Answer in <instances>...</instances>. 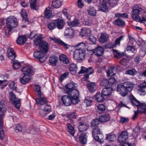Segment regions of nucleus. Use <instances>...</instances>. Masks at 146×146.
Here are the masks:
<instances>
[{"label": "nucleus", "instance_id": "nucleus-1", "mask_svg": "<svg viewBox=\"0 0 146 146\" xmlns=\"http://www.w3.org/2000/svg\"><path fill=\"white\" fill-rule=\"evenodd\" d=\"M100 121L98 119L93 120L91 122V127L93 129L92 135L94 139L101 143H103L104 136L101 132V130L98 128Z\"/></svg>", "mask_w": 146, "mask_h": 146}, {"label": "nucleus", "instance_id": "nucleus-2", "mask_svg": "<svg viewBox=\"0 0 146 146\" xmlns=\"http://www.w3.org/2000/svg\"><path fill=\"white\" fill-rule=\"evenodd\" d=\"M143 9L140 5H135L133 7L131 13V17L132 19L134 21L140 23H143V21H146V16L142 17L141 19L139 15Z\"/></svg>", "mask_w": 146, "mask_h": 146}, {"label": "nucleus", "instance_id": "nucleus-3", "mask_svg": "<svg viewBox=\"0 0 146 146\" xmlns=\"http://www.w3.org/2000/svg\"><path fill=\"white\" fill-rule=\"evenodd\" d=\"M6 20L7 27L4 28L3 32L5 33V36H7L12 29L15 28L17 25L18 23L17 19L13 16H9Z\"/></svg>", "mask_w": 146, "mask_h": 146}, {"label": "nucleus", "instance_id": "nucleus-4", "mask_svg": "<svg viewBox=\"0 0 146 146\" xmlns=\"http://www.w3.org/2000/svg\"><path fill=\"white\" fill-rule=\"evenodd\" d=\"M69 96L64 95L62 98L63 104L65 105L68 106L70 105L71 104L73 105L76 104L80 102L78 96H72V94H68Z\"/></svg>", "mask_w": 146, "mask_h": 146}, {"label": "nucleus", "instance_id": "nucleus-5", "mask_svg": "<svg viewBox=\"0 0 146 146\" xmlns=\"http://www.w3.org/2000/svg\"><path fill=\"white\" fill-rule=\"evenodd\" d=\"M77 86V84L73 82L67 84L65 86L66 89V93L68 94H72L73 96L74 95L79 96V92L76 88Z\"/></svg>", "mask_w": 146, "mask_h": 146}, {"label": "nucleus", "instance_id": "nucleus-6", "mask_svg": "<svg viewBox=\"0 0 146 146\" xmlns=\"http://www.w3.org/2000/svg\"><path fill=\"white\" fill-rule=\"evenodd\" d=\"M85 49L80 47L79 49H76L74 52L73 58L75 59L81 60L85 58Z\"/></svg>", "mask_w": 146, "mask_h": 146}, {"label": "nucleus", "instance_id": "nucleus-7", "mask_svg": "<svg viewBox=\"0 0 146 146\" xmlns=\"http://www.w3.org/2000/svg\"><path fill=\"white\" fill-rule=\"evenodd\" d=\"M9 100L10 102L13 104L16 108L18 109L20 108L21 105L20 100L16 98L15 94L12 92L10 93Z\"/></svg>", "mask_w": 146, "mask_h": 146}, {"label": "nucleus", "instance_id": "nucleus-8", "mask_svg": "<svg viewBox=\"0 0 146 146\" xmlns=\"http://www.w3.org/2000/svg\"><path fill=\"white\" fill-rule=\"evenodd\" d=\"M40 51H35L33 54V55L35 58L39 60L40 62L42 63L44 62L47 59L46 56L44 52Z\"/></svg>", "mask_w": 146, "mask_h": 146}, {"label": "nucleus", "instance_id": "nucleus-9", "mask_svg": "<svg viewBox=\"0 0 146 146\" xmlns=\"http://www.w3.org/2000/svg\"><path fill=\"white\" fill-rule=\"evenodd\" d=\"M78 128L80 132L86 130L88 128V125L82 120L81 118H78L77 121Z\"/></svg>", "mask_w": 146, "mask_h": 146}, {"label": "nucleus", "instance_id": "nucleus-10", "mask_svg": "<svg viewBox=\"0 0 146 146\" xmlns=\"http://www.w3.org/2000/svg\"><path fill=\"white\" fill-rule=\"evenodd\" d=\"M6 105L5 101L1 100L0 102V121H2L4 116V113L6 111Z\"/></svg>", "mask_w": 146, "mask_h": 146}, {"label": "nucleus", "instance_id": "nucleus-11", "mask_svg": "<svg viewBox=\"0 0 146 146\" xmlns=\"http://www.w3.org/2000/svg\"><path fill=\"white\" fill-rule=\"evenodd\" d=\"M21 70L24 75L26 76L31 77V76L34 74V71L32 68L29 66H23Z\"/></svg>", "mask_w": 146, "mask_h": 146}, {"label": "nucleus", "instance_id": "nucleus-12", "mask_svg": "<svg viewBox=\"0 0 146 146\" xmlns=\"http://www.w3.org/2000/svg\"><path fill=\"white\" fill-rule=\"evenodd\" d=\"M128 136L127 131H121L118 137V142L120 143H124L128 138Z\"/></svg>", "mask_w": 146, "mask_h": 146}, {"label": "nucleus", "instance_id": "nucleus-13", "mask_svg": "<svg viewBox=\"0 0 146 146\" xmlns=\"http://www.w3.org/2000/svg\"><path fill=\"white\" fill-rule=\"evenodd\" d=\"M117 91L119 94L123 96H125L128 91L124 87L122 84H118L117 87Z\"/></svg>", "mask_w": 146, "mask_h": 146}, {"label": "nucleus", "instance_id": "nucleus-14", "mask_svg": "<svg viewBox=\"0 0 146 146\" xmlns=\"http://www.w3.org/2000/svg\"><path fill=\"white\" fill-rule=\"evenodd\" d=\"M48 43L46 41L42 40L40 42L39 48L42 52L46 53L48 51Z\"/></svg>", "mask_w": 146, "mask_h": 146}, {"label": "nucleus", "instance_id": "nucleus-15", "mask_svg": "<svg viewBox=\"0 0 146 146\" xmlns=\"http://www.w3.org/2000/svg\"><path fill=\"white\" fill-rule=\"evenodd\" d=\"M131 103L133 106L135 105L137 106L138 110L139 109H142V110H143L145 104V103H141L139 101L137 100L135 98H133L131 101Z\"/></svg>", "mask_w": 146, "mask_h": 146}, {"label": "nucleus", "instance_id": "nucleus-16", "mask_svg": "<svg viewBox=\"0 0 146 146\" xmlns=\"http://www.w3.org/2000/svg\"><path fill=\"white\" fill-rule=\"evenodd\" d=\"M94 69L92 67H89L88 68H86L83 66L82 67V69L80 71L78 72L79 74H83L84 73L90 75L94 73Z\"/></svg>", "mask_w": 146, "mask_h": 146}, {"label": "nucleus", "instance_id": "nucleus-17", "mask_svg": "<svg viewBox=\"0 0 146 146\" xmlns=\"http://www.w3.org/2000/svg\"><path fill=\"white\" fill-rule=\"evenodd\" d=\"M98 10L100 11L107 13L108 12V7L107 5L106 1H103L101 4L98 7Z\"/></svg>", "mask_w": 146, "mask_h": 146}, {"label": "nucleus", "instance_id": "nucleus-18", "mask_svg": "<svg viewBox=\"0 0 146 146\" xmlns=\"http://www.w3.org/2000/svg\"><path fill=\"white\" fill-rule=\"evenodd\" d=\"M138 91L140 92L141 95H144L146 93V82H144L140 84L138 86Z\"/></svg>", "mask_w": 146, "mask_h": 146}, {"label": "nucleus", "instance_id": "nucleus-19", "mask_svg": "<svg viewBox=\"0 0 146 146\" xmlns=\"http://www.w3.org/2000/svg\"><path fill=\"white\" fill-rule=\"evenodd\" d=\"M88 90L90 93H92L96 91L97 86L94 82H90L87 84Z\"/></svg>", "mask_w": 146, "mask_h": 146}, {"label": "nucleus", "instance_id": "nucleus-20", "mask_svg": "<svg viewBox=\"0 0 146 146\" xmlns=\"http://www.w3.org/2000/svg\"><path fill=\"white\" fill-rule=\"evenodd\" d=\"M74 31L72 28H69L66 29L64 32V36L67 38H72L74 36Z\"/></svg>", "mask_w": 146, "mask_h": 146}, {"label": "nucleus", "instance_id": "nucleus-21", "mask_svg": "<svg viewBox=\"0 0 146 146\" xmlns=\"http://www.w3.org/2000/svg\"><path fill=\"white\" fill-rule=\"evenodd\" d=\"M93 52L97 56H102L103 54L104 49L102 47L98 46L95 49L93 50Z\"/></svg>", "mask_w": 146, "mask_h": 146}, {"label": "nucleus", "instance_id": "nucleus-22", "mask_svg": "<svg viewBox=\"0 0 146 146\" xmlns=\"http://www.w3.org/2000/svg\"><path fill=\"white\" fill-rule=\"evenodd\" d=\"M7 52L9 59L13 60L16 57V53L13 48H9L7 50Z\"/></svg>", "mask_w": 146, "mask_h": 146}, {"label": "nucleus", "instance_id": "nucleus-23", "mask_svg": "<svg viewBox=\"0 0 146 146\" xmlns=\"http://www.w3.org/2000/svg\"><path fill=\"white\" fill-rule=\"evenodd\" d=\"M56 27L59 29H62L65 25V23L62 19H58L55 20Z\"/></svg>", "mask_w": 146, "mask_h": 146}, {"label": "nucleus", "instance_id": "nucleus-24", "mask_svg": "<svg viewBox=\"0 0 146 146\" xmlns=\"http://www.w3.org/2000/svg\"><path fill=\"white\" fill-rule=\"evenodd\" d=\"M31 79V77L24 75L20 78V82L22 84L24 85L29 82Z\"/></svg>", "mask_w": 146, "mask_h": 146}, {"label": "nucleus", "instance_id": "nucleus-25", "mask_svg": "<svg viewBox=\"0 0 146 146\" xmlns=\"http://www.w3.org/2000/svg\"><path fill=\"white\" fill-rule=\"evenodd\" d=\"M112 90L113 89L110 87H106L102 90V94L106 97L111 94Z\"/></svg>", "mask_w": 146, "mask_h": 146}, {"label": "nucleus", "instance_id": "nucleus-26", "mask_svg": "<svg viewBox=\"0 0 146 146\" xmlns=\"http://www.w3.org/2000/svg\"><path fill=\"white\" fill-rule=\"evenodd\" d=\"M27 41V37L25 36H19L16 40L17 43L19 45H23Z\"/></svg>", "mask_w": 146, "mask_h": 146}, {"label": "nucleus", "instance_id": "nucleus-27", "mask_svg": "<svg viewBox=\"0 0 146 146\" xmlns=\"http://www.w3.org/2000/svg\"><path fill=\"white\" fill-rule=\"evenodd\" d=\"M113 23L119 27H123L125 25V22L121 19L118 18L115 20Z\"/></svg>", "mask_w": 146, "mask_h": 146}, {"label": "nucleus", "instance_id": "nucleus-28", "mask_svg": "<svg viewBox=\"0 0 146 146\" xmlns=\"http://www.w3.org/2000/svg\"><path fill=\"white\" fill-rule=\"evenodd\" d=\"M124 87L127 88V90L129 92L131 91L133 88L134 84L132 82L129 81H126L122 83Z\"/></svg>", "mask_w": 146, "mask_h": 146}, {"label": "nucleus", "instance_id": "nucleus-29", "mask_svg": "<svg viewBox=\"0 0 146 146\" xmlns=\"http://www.w3.org/2000/svg\"><path fill=\"white\" fill-rule=\"evenodd\" d=\"M40 97L35 99V101L36 103L38 105H43L45 104H46L47 103V101L46 99L44 97Z\"/></svg>", "mask_w": 146, "mask_h": 146}, {"label": "nucleus", "instance_id": "nucleus-30", "mask_svg": "<svg viewBox=\"0 0 146 146\" xmlns=\"http://www.w3.org/2000/svg\"><path fill=\"white\" fill-rule=\"evenodd\" d=\"M109 38V35L107 34L106 33H102L99 38V41L100 42L105 43L107 42Z\"/></svg>", "mask_w": 146, "mask_h": 146}, {"label": "nucleus", "instance_id": "nucleus-31", "mask_svg": "<svg viewBox=\"0 0 146 146\" xmlns=\"http://www.w3.org/2000/svg\"><path fill=\"white\" fill-rule=\"evenodd\" d=\"M87 135L85 133H82L79 137L80 142L82 144H85L87 141Z\"/></svg>", "mask_w": 146, "mask_h": 146}, {"label": "nucleus", "instance_id": "nucleus-32", "mask_svg": "<svg viewBox=\"0 0 146 146\" xmlns=\"http://www.w3.org/2000/svg\"><path fill=\"white\" fill-rule=\"evenodd\" d=\"M68 24L70 27H74L79 26L80 23L79 20L76 18L72 21L68 22Z\"/></svg>", "mask_w": 146, "mask_h": 146}, {"label": "nucleus", "instance_id": "nucleus-33", "mask_svg": "<svg viewBox=\"0 0 146 146\" xmlns=\"http://www.w3.org/2000/svg\"><path fill=\"white\" fill-rule=\"evenodd\" d=\"M59 60L64 64H68L70 62V60L67 56L63 54L59 56Z\"/></svg>", "mask_w": 146, "mask_h": 146}, {"label": "nucleus", "instance_id": "nucleus-34", "mask_svg": "<svg viewBox=\"0 0 146 146\" xmlns=\"http://www.w3.org/2000/svg\"><path fill=\"white\" fill-rule=\"evenodd\" d=\"M3 119H2V121H0V139L3 140L5 137V134L4 132V126L3 125Z\"/></svg>", "mask_w": 146, "mask_h": 146}, {"label": "nucleus", "instance_id": "nucleus-35", "mask_svg": "<svg viewBox=\"0 0 146 146\" xmlns=\"http://www.w3.org/2000/svg\"><path fill=\"white\" fill-rule=\"evenodd\" d=\"M77 68L76 64L74 63H72L70 64L69 69L72 74H75L76 73Z\"/></svg>", "mask_w": 146, "mask_h": 146}, {"label": "nucleus", "instance_id": "nucleus-36", "mask_svg": "<svg viewBox=\"0 0 146 146\" xmlns=\"http://www.w3.org/2000/svg\"><path fill=\"white\" fill-rule=\"evenodd\" d=\"M110 117L108 113H106L105 114L100 116L99 119L100 121L102 122H106L109 120Z\"/></svg>", "mask_w": 146, "mask_h": 146}, {"label": "nucleus", "instance_id": "nucleus-37", "mask_svg": "<svg viewBox=\"0 0 146 146\" xmlns=\"http://www.w3.org/2000/svg\"><path fill=\"white\" fill-rule=\"evenodd\" d=\"M96 98V100L98 102H102L105 100V97L102 93H97L95 95Z\"/></svg>", "mask_w": 146, "mask_h": 146}, {"label": "nucleus", "instance_id": "nucleus-38", "mask_svg": "<svg viewBox=\"0 0 146 146\" xmlns=\"http://www.w3.org/2000/svg\"><path fill=\"white\" fill-rule=\"evenodd\" d=\"M62 3V1L60 0L53 1L52 2V6L54 8H58L61 6Z\"/></svg>", "mask_w": 146, "mask_h": 146}, {"label": "nucleus", "instance_id": "nucleus-39", "mask_svg": "<svg viewBox=\"0 0 146 146\" xmlns=\"http://www.w3.org/2000/svg\"><path fill=\"white\" fill-rule=\"evenodd\" d=\"M36 0H30V1L29 3H30L31 8L33 10H36L38 9Z\"/></svg>", "mask_w": 146, "mask_h": 146}, {"label": "nucleus", "instance_id": "nucleus-40", "mask_svg": "<svg viewBox=\"0 0 146 146\" xmlns=\"http://www.w3.org/2000/svg\"><path fill=\"white\" fill-rule=\"evenodd\" d=\"M93 99V98L92 97H90L89 96H86L85 97L84 102L86 104L87 106H89L91 105Z\"/></svg>", "mask_w": 146, "mask_h": 146}, {"label": "nucleus", "instance_id": "nucleus-41", "mask_svg": "<svg viewBox=\"0 0 146 146\" xmlns=\"http://www.w3.org/2000/svg\"><path fill=\"white\" fill-rule=\"evenodd\" d=\"M21 15L22 17V20L24 21L25 23H27L28 24H29L30 23V22L27 17V15L26 12L21 11Z\"/></svg>", "mask_w": 146, "mask_h": 146}, {"label": "nucleus", "instance_id": "nucleus-42", "mask_svg": "<svg viewBox=\"0 0 146 146\" xmlns=\"http://www.w3.org/2000/svg\"><path fill=\"white\" fill-rule=\"evenodd\" d=\"M66 125L68 132L73 136L75 133L74 127L69 123H67Z\"/></svg>", "mask_w": 146, "mask_h": 146}, {"label": "nucleus", "instance_id": "nucleus-43", "mask_svg": "<svg viewBox=\"0 0 146 146\" xmlns=\"http://www.w3.org/2000/svg\"><path fill=\"white\" fill-rule=\"evenodd\" d=\"M52 11L50 10V8H46L44 11V17L45 18L49 19L51 17Z\"/></svg>", "mask_w": 146, "mask_h": 146}, {"label": "nucleus", "instance_id": "nucleus-44", "mask_svg": "<svg viewBox=\"0 0 146 146\" xmlns=\"http://www.w3.org/2000/svg\"><path fill=\"white\" fill-rule=\"evenodd\" d=\"M58 58L56 56L50 57L49 59V62L51 64L55 66L58 61Z\"/></svg>", "mask_w": 146, "mask_h": 146}, {"label": "nucleus", "instance_id": "nucleus-45", "mask_svg": "<svg viewBox=\"0 0 146 146\" xmlns=\"http://www.w3.org/2000/svg\"><path fill=\"white\" fill-rule=\"evenodd\" d=\"M77 117V115L75 112H72L68 114L66 116L67 118H68L71 121H73V119H76Z\"/></svg>", "mask_w": 146, "mask_h": 146}, {"label": "nucleus", "instance_id": "nucleus-46", "mask_svg": "<svg viewBox=\"0 0 146 146\" xmlns=\"http://www.w3.org/2000/svg\"><path fill=\"white\" fill-rule=\"evenodd\" d=\"M125 74H129L132 76H134L137 73V72L134 68L128 70L125 72Z\"/></svg>", "mask_w": 146, "mask_h": 146}, {"label": "nucleus", "instance_id": "nucleus-47", "mask_svg": "<svg viewBox=\"0 0 146 146\" xmlns=\"http://www.w3.org/2000/svg\"><path fill=\"white\" fill-rule=\"evenodd\" d=\"M97 108L98 112L100 113L104 112L106 110L104 105L103 104L98 105L97 106Z\"/></svg>", "mask_w": 146, "mask_h": 146}, {"label": "nucleus", "instance_id": "nucleus-48", "mask_svg": "<svg viewBox=\"0 0 146 146\" xmlns=\"http://www.w3.org/2000/svg\"><path fill=\"white\" fill-rule=\"evenodd\" d=\"M43 38L42 36H38L34 40V44L36 46L39 45L40 46V42H41V40L43 39Z\"/></svg>", "mask_w": 146, "mask_h": 146}, {"label": "nucleus", "instance_id": "nucleus-49", "mask_svg": "<svg viewBox=\"0 0 146 146\" xmlns=\"http://www.w3.org/2000/svg\"><path fill=\"white\" fill-rule=\"evenodd\" d=\"M115 16L116 17H118L119 19H120V18L127 19L128 17V15L126 13H116L115 14Z\"/></svg>", "mask_w": 146, "mask_h": 146}, {"label": "nucleus", "instance_id": "nucleus-50", "mask_svg": "<svg viewBox=\"0 0 146 146\" xmlns=\"http://www.w3.org/2000/svg\"><path fill=\"white\" fill-rule=\"evenodd\" d=\"M113 69L114 67L110 66L107 70V74L108 76H112L115 75V74L113 72Z\"/></svg>", "mask_w": 146, "mask_h": 146}, {"label": "nucleus", "instance_id": "nucleus-51", "mask_svg": "<svg viewBox=\"0 0 146 146\" xmlns=\"http://www.w3.org/2000/svg\"><path fill=\"white\" fill-rule=\"evenodd\" d=\"M87 11L89 14L91 15L95 16L96 15V10L94 7H90Z\"/></svg>", "mask_w": 146, "mask_h": 146}, {"label": "nucleus", "instance_id": "nucleus-52", "mask_svg": "<svg viewBox=\"0 0 146 146\" xmlns=\"http://www.w3.org/2000/svg\"><path fill=\"white\" fill-rule=\"evenodd\" d=\"M34 86L35 88V90L36 92L37 95L40 97H41L42 96V94L40 87L38 85H35Z\"/></svg>", "mask_w": 146, "mask_h": 146}, {"label": "nucleus", "instance_id": "nucleus-53", "mask_svg": "<svg viewBox=\"0 0 146 146\" xmlns=\"http://www.w3.org/2000/svg\"><path fill=\"white\" fill-rule=\"evenodd\" d=\"M123 36H121L119 38H117L115 41L114 44L113 45V46L115 47L117 45H119L120 41L123 40Z\"/></svg>", "mask_w": 146, "mask_h": 146}, {"label": "nucleus", "instance_id": "nucleus-54", "mask_svg": "<svg viewBox=\"0 0 146 146\" xmlns=\"http://www.w3.org/2000/svg\"><path fill=\"white\" fill-rule=\"evenodd\" d=\"M116 137L115 135L114 134H110L106 137V139L109 142L113 141Z\"/></svg>", "mask_w": 146, "mask_h": 146}, {"label": "nucleus", "instance_id": "nucleus-55", "mask_svg": "<svg viewBox=\"0 0 146 146\" xmlns=\"http://www.w3.org/2000/svg\"><path fill=\"white\" fill-rule=\"evenodd\" d=\"M58 44L62 46L64 48H65L66 49H68L70 46L69 45H68L65 43L60 39H59Z\"/></svg>", "mask_w": 146, "mask_h": 146}, {"label": "nucleus", "instance_id": "nucleus-56", "mask_svg": "<svg viewBox=\"0 0 146 146\" xmlns=\"http://www.w3.org/2000/svg\"><path fill=\"white\" fill-rule=\"evenodd\" d=\"M13 67L15 69H17L20 67V63L18 61L16 60L13 61Z\"/></svg>", "mask_w": 146, "mask_h": 146}, {"label": "nucleus", "instance_id": "nucleus-57", "mask_svg": "<svg viewBox=\"0 0 146 146\" xmlns=\"http://www.w3.org/2000/svg\"><path fill=\"white\" fill-rule=\"evenodd\" d=\"M15 131L16 132H21L22 131V127L19 124H16L14 128Z\"/></svg>", "mask_w": 146, "mask_h": 146}, {"label": "nucleus", "instance_id": "nucleus-58", "mask_svg": "<svg viewBox=\"0 0 146 146\" xmlns=\"http://www.w3.org/2000/svg\"><path fill=\"white\" fill-rule=\"evenodd\" d=\"M47 27L50 30H52L55 28L56 27V23L55 21L54 22H50L48 24Z\"/></svg>", "mask_w": 146, "mask_h": 146}, {"label": "nucleus", "instance_id": "nucleus-59", "mask_svg": "<svg viewBox=\"0 0 146 146\" xmlns=\"http://www.w3.org/2000/svg\"><path fill=\"white\" fill-rule=\"evenodd\" d=\"M89 30L85 29H82L81 31V33L83 36H87L88 35V32Z\"/></svg>", "mask_w": 146, "mask_h": 146}, {"label": "nucleus", "instance_id": "nucleus-60", "mask_svg": "<svg viewBox=\"0 0 146 146\" xmlns=\"http://www.w3.org/2000/svg\"><path fill=\"white\" fill-rule=\"evenodd\" d=\"M114 56L116 58H119L123 56V55L118 52V51L116 50H113V51Z\"/></svg>", "mask_w": 146, "mask_h": 146}, {"label": "nucleus", "instance_id": "nucleus-61", "mask_svg": "<svg viewBox=\"0 0 146 146\" xmlns=\"http://www.w3.org/2000/svg\"><path fill=\"white\" fill-rule=\"evenodd\" d=\"M117 3V0H108V3L111 7L115 6Z\"/></svg>", "mask_w": 146, "mask_h": 146}, {"label": "nucleus", "instance_id": "nucleus-62", "mask_svg": "<svg viewBox=\"0 0 146 146\" xmlns=\"http://www.w3.org/2000/svg\"><path fill=\"white\" fill-rule=\"evenodd\" d=\"M100 85L102 86H106L109 85L108 80L106 79L102 80L100 83Z\"/></svg>", "mask_w": 146, "mask_h": 146}, {"label": "nucleus", "instance_id": "nucleus-63", "mask_svg": "<svg viewBox=\"0 0 146 146\" xmlns=\"http://www.w3.org/2000/svg\"><path fill=\"white\" fill-rule=\"evenodd\" d=\"M120 122L122 123H127L129 121V119L128 118H125L121 117L120 119Z\"/></svg>", "mask_w": 146, "mask_h": 146}, {"label": "nucleus", "instance_id": "nucleus-64", "mask_svg": "<svg viewBox=\"0 0 146 146\" xmlns=\"http://www.w3.org/2000/svg\"><path fill=\"white\" fill-rule=\"evenodd\" d=\"M108 82L109 83V85L112 86V85H114L116 83V80L114 78H111L109 79Z\"/></svg>", "mask_w": 146, "mask_h": 146}]
</instances>
